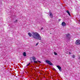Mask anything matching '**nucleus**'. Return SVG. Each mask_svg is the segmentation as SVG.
<instances>
[{"instance_id": "7", "label": "nucleus", "mask_w": 80, "mask_h": 80, "mask_svg": "<svg viewBox=\"0 0 80 80\" xmlns=\"http://www.w3.org/2000/svg\"><path fill=\"white\" fill-rule=\"evenodd\" d=\"M49 15V16H50V18H53V14H52V13L50 12Z\"/></svg>"}, {"instance_id": "6", "label": "nucleus", "mask_w": 80, "mask_h": 80, "mask_svg": "<svg viewBox=\"0 0 80 80\" xmlns=\"http://www.w3.org/2000/svg\"><path fill=\"white\" fill-rule=\"evenodd\" d=\"M57 67L58 68V69H59L60 72H62V68H61V67H60V66L57 65Z\"/></svg>"}, {"instance_id": "1", "label": "nucleus", "mask_w": 80, "mask_h": 80, "mask_svg": "<svg viewBox=\"0 0 80 80\" xmlns=\"http://www.w3.org/2000/svg\"><path fill=\"white\" fill-rule=\"evenodd\" d=\"M32 36L35 39H37V40H41V36L37 32H33Z\"/></svg>"}, {"instance_id": "18", "label": "nucleus", "mask_w": 80, "mask_h": 80, "mask_svg": "<svg viewBox=\"0 0 80 80\" xmlns=\"http://www.w3.org/2000/svg\"><path fill=\"white\" fill-rule=\"evenodd\" d=\"M41 30H43V28H41Z\"/></svg>"}, {"instance_id": "23", "label": "nucleus", "mask_w": 80, "mask_h": 80, "mask_svg": "<svg viewBox=\"0 0 80 80\" xmlns=\"http://www.w3.org/2000/svg\"><path fill=\"white\" fill-rule=\"evenodd\" d=\"M50 34H52V33H50Z\"/></svg>"}, {"instance_id": "11", "label": "nucleus", "mask_w": 80, "mask_h": 80, "mask_svg": "<svg viewBox=\"0 0 80 80\" xmlns=\"http://www.w3.org/2000/svg\"><path fill=\"white\" fill-rule=\"evenodd\" d=\"M28 35L29 37H32V34H31V33L29 32L28 33Z\"/></svg>"}, {"instance_id": "13", "label": "nucleus", "mask_w": 80, "mask_h": 80, "mask_svg": "<svg viewBox=\"0 0 80 80\" xmlns=\"http://www.w3.org/2000/svg\"><path fill=\"white\" fill-rule=\"evenodd\" d=\"M54 53L55 55H57V53L55 52H54Z\"/></svg>"}, {"instance_id": "14", "label": "nucleus", "mask_w": 80, "mask_h": 80, "mask_svg": "<svg viewBox=\"0 0 80 80\" xmlns=\"http://www.w3.org/2000/svg\"><path fill=\"white\" fill-rule=\"evenodd\" d=\"M72 58H75V55H72Z\"/></svg>"}, {"instance_id": "8", "label": "nucleus", "mask_w": 80, "mask_h": 80, "mask_svg": "<svg viewBox=\"0 0 80 80\" xmlns=\"http://www.w3.org/2000/svg\"><path fill=\"white\" fill-rule=\"evenodd\" d=\"M62 25L63 26V27H65V25H66V23L65 22H62Z\"/></svg>"}, {"instance_id": "15", "label": "nucleus", "mask_w": 80, "mask_h": 80, "mask_svg": "<svg viewBox=\"0 0 80 80\" xmlns=\"http://www.w3.org/2000/svg\"><path fill=\"white\" fill-rule=\"evenodd\" d=\"M30 63H29L27 65L26 67H27V66H28L29 65H30Z\"/></svg>"}, {"instance_id": "22", "label": "nucleus", "mask_w": 80, "mask_h": 80, "mask_svg": "<svg viewBox=\"0 0 80 80\" xmlns=\"http://www.w3.org/2000/svg\"><path fill=\"white\" fill-rule=\"evenodd\" d=\"M40 63H41V62H40V61H38Z\"/></svg>"}, {"instance_id": "17", "label": "nucleus", "mask_w": 80, "mask_h": 80, "mask_svg": "<svg viewBox=\"0 0 80 80\" xmlns=\"http://www.w3.org/2000/svg\"><path fill=\"white\" fill-rule=\"evenodd\" d=\"M38 42L37 43H36V46L38 45Z\"/></svg>"}, {"instance_id": "5", "label": "nucleus", "mask_w": 80, "mask_h": 80, "mask_svg": "<svg viewBox=\"0 0 80 80\" xmlns=\"http://www.w3.org/2000/svg\"><path fill=\"white\" fill-rule=\"evenodd\" d=\"M32 60H33V62L34 63H37V61H35L36 60V58L35 57H32Z\"/></svg>"}, {"instance_id": "2", "label": "nucleus", "mask_w": 80, "mask_h": 80, "mask_svg": "<svg viewBox=\"0 0 80 80\" xmlns=\"http://www.w3.org/2000/svg\"><path fill=\"white\" fill-rule=\"evenodd\" d=\"M46 62L48 64L50 65H52V62H50V61L49 60H46Z\"/></svg>"}, {"instance_id": "3", "label": "nucleus", "mask_w": 80, "mask_h": 80, "mask_svg": "<svg viewBox=\"0 0 80 80\" xmlns=\"http://www.w3.org/2000/svg\"><path fill=\"white\" fill-rule=\"evenodd\" d=\"M75 43L76 45H80V40L78 39L76 41Z\"/></svg>"}, {"instance_id": "16", "label": "nucleus", "mask_w": 80, "mask_h": 80, "mask_svg": "<svg viewBox=\"0 0 80 80\" xmlns=\"http://www.w3.org/2000/svg\"><path fill=\"white\" fill-rule=\"evenodd\" d=\"M61 20H62V19H58V21L59 22H60V21H61Z\"/></svg>"}, {"instance_id": "10", "label": "nucleus", "mask_w": 80, "mask_h": 80, "mask_svg": "<svg viewBox=\"0 0 80 80\" xmlns=\"http://www.w3.org/2000/svg\"><path fill=\"white\" fill-rule=\"evenodd\" d=\"M23 55L24 56V57H26V56H27V55H26V52H25L23 53Z\"/></svg>"}, {"instance_id": "21", "label": "nucleus", "mask_w": 80, "mask_h": 80, "mask_svg": "<svg viewBox=\"0 0 80 80\" xmlns=\"http://www.w3.org/2000/svg\"><path fill=\"white\" fill-rule=\"evenodd\" d=\"M53 69L54 70H55V68H53Z\"/></svg>"}, {"instance_id": "19", "label": "nucleus", "mask_w": 80, "mask_h": 80, "mask_svg": "<svg viewBox=\"0 0 80 80\" xmlns=\"http://www.w3.org/2000/svg\"><path fill=\"white\" fill-rule=\"evenodd\" d=\"M71 54V52H69V54Z\"/></svg>"}, {"instance_id": "4", "label": "nucleus", "mask_w": 80, "mask_h": 80, "mask_svg": "<svg viewBox=\"0 0 80 80\" xmlns=\"http://www.w3.org/2000/svg\"><path fill=\"white\" fill-rule=\"evenodd\" d=\"M66 38L68 40H70V34H67L66 35Z\"/></svg>"}, {"instance_id": "9", "label": "nucleus", "mask_w": 80, "mask_h": 80, "mask_svg": "<svg viewBox=\"0 0 80 80\" xmlns=\"http://www.w3.org/2000/svg\"><path fill=\"white\" fill-rule=\"evenodd\" d=\"M66 12L68 13L69 16H71V15H70V12H69V11L67 10L66 11Z\"/></svg>"}, {"instance_id": "20", "label": "nucleus", "mask_w": 80, "mask_h": 80, "mask_svg": "<svg viewBox=\"0 0 80 80\" xmlns=\"http://www.w3.org/2000/svg\"><path fill=\"white\" fill-rule=\"evenodd\" d=\"M79 60H80V57H79L78 58Z\"/></svg>"}, {"instance_id": "12", "label": "nucleus", "mask_w": 80, "mask_h": 80, "mask_svg": "<svg viewBox=\"0 0 80 80\" xmlns=\"http://www.w3.org/2000/svg\"><path fill=\"white\" fill-rule=\"evenodd\" d=\"M18 21V20H15V21H14V22H15V23H17V21Z\"/></svg>"}]
</instances>
